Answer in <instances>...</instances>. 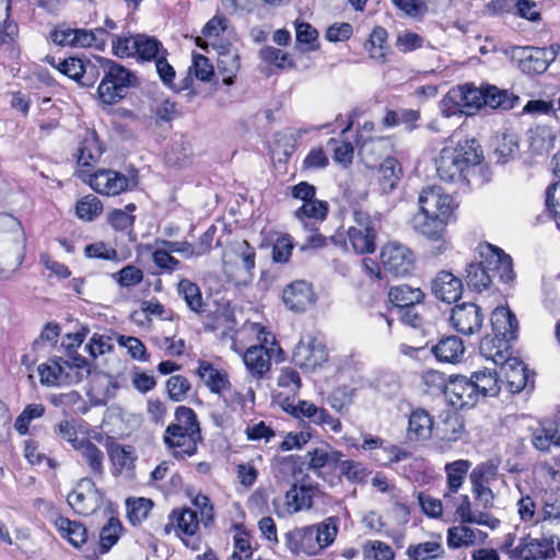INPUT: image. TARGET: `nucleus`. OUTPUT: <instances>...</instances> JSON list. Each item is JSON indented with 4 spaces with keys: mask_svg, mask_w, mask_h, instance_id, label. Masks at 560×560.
Returning a JSON list of instances; mask_svg holds the SVG:
<instances>
[{
    "mask_svg": "<svg viewBox=\"0 0 560 560\" xmlns=\"http://www.w3.org/2000/svg\"><path fill=\"white\" fill-rule=\"evenodd\" d=\"M133 47L135 57L142 61H155L163 54H167L158 38L147 34L133 35Z\"/></svg>",
    "mask_w": 560,
    "mask_h": 560,
    "instance_id": "nucleus-35",
    "label": "nucleus"
},
{
    "mask_svg": "<svg viewBox=\"0 0 560 560\" xmlns=\"http://www.w3.org/2000/svg\"><path fill=\"white\" fill-rule=\"evenodd\" d=\"M499 341V337L493 334H487L480 340L479 345L481 355L488 360H492L495 364H500L510 358L508 353L510 340H505L504 343Z\"/></svg>",
    "mask_w": 560,
    "mask_h": 560,
    "instance_id": "nucleus-40",
    "label": "nucleus"
},
{
    "mask_svg": "<svg viewBox=\"0 0 560 560\" xmlns=\"http://www.w3.org/2000/svg\"><path fill=\"white\" fill-rule=\"evenodd\" d=\"M327 144L334 151L332 158L335 162L345 167L351 164L353 159V147L350 142H340L331 138L328 140Z\"/></svg>",
    "mask_w": 560,
    "mask_h": 560,
    "instance_id": "nucleus-63",
    "label": "nucleus"
},
{
    "mask_svg": "<svg viewBox=\"0 0 560 560\" xmlns=\"http://www.w3.org/2000/svg\"><path fill=\"white\" fill-rule=\"evenodd\" d=\"M488 538V534L468 526L460 522L459 525L452 526L447 529V546L452 549L470 547L476 544H482Z\"/></svg>",
    "mask_w": 560,
    "mask_h": 560,
    "instance_id": "nucleus-27",
    "label": "nucleus"
},
{
    "mask_svg": "<svg viewBox=\"0 0 560 560\" xmlns=\"http://www.w3.org/2000/svg\"><path fill=\"white\" fill-rule=\"evenodd\" d=\"M315 488L312 486H298L292 485L285 492L282 505L279 506L277 501H273L276 513L279 517L295 514L302 510H308L313 505V494Z\"/></svg>",
    "mask_w": 560,
    "mask_h": 560,
    "instance_id": "nucleus-18",
    "label": "nucleus"
},
{
    "mask_svg": "<svg viewBox=\"0 0 560 560\" xmlns=\"http://www.w3.org/2000/svg\"><path fill=\"white\" fill-rule=\"evenodd\" d=\"M485 315L482 310L474 303H463L452 310L451 326L464 336H470L480 331Z\"/></svg>",
    "mask_w": 560,
    "mask_h": 560,
    "instance_id": "nucleus-16",
    "label": "nucleus"
},
{
    "mask_svg": "<svg viewBox=\"0 0 560 560\" xmlns=\"http://www.w3.org/2000/svg\"><path fill=\"white\" fill-rule=\"evenodd\" d=\"M122 526L118 518L110 517L100 533V551L106 553L118 541Z\"/></svg>",
    "mask_w": 560,
    "mask_h": 560,
    "instance_id": "nucleus-53",
    "label": "nucleus"
},
{
    "mask_svg": "<svg viewBox=\"0 0 560 560\" xmlns=\"http://www.w3.org/2000/svg\"><path fill=\"white\" fill-rule=\"evenodd\" d=\"M342 456L340 451L334 450L329 445L315 447L306 454L308 467L315 471L324 467L336 466Z\"/></svg>",
    "mask_w": 560,
    "mask_h": 560,
    "instance_id": "nucleus-43",
    "label": "nucleus"
},
{
    "mask_svg": "<svg viewBox=\"0 0 560 560\" xmlns=\"http://www.w3.org/2000/svg\"><path fill=\"white\" fill-rule=\"evenodd\" d=\"M102 203L94 195L83 197L75 206L77 215L84 221H93L102 213Z\"/></svg>",
    "mask_w": 560,
    "mask_h": 560,
    "instance_id": "nucleus-54",
    "label": "nucleus"
},
{
    "mask_svg": "<svg viewBox=\"0 0 560 560\" xmlns=\"http://www.w3.org/2000/svg\"><path fill=\"white\" fill-rule=\"evenodd\" d=\"M440 110L444 117L465 115V109L455 86L452 88L441 100Z\"/></svg>",
    "mask_w": 560,
    "mask_h": 560,
    "instance_id": "nucleus-57",
    "label": "nucleus"
},
{
    "mask_svg": "<svg viewBox=\"0 0 560 560\" xmlns=\"http://www.w3.org/2000/svg\"><path fill=\"white\" fill-rule=\"evenodd\" d=\"M191 75L202 82L210 81V65L206 56L192 52V65L188 69V77L184 80L183 85L178 88V91L190 88L192 82Z\"/></svg>",
    "mask_w": 560,
    "mask_h": 560,
    "instance_id": "nucleus-49",
    "label": "nucleus"
},
{
    "mask_svg": "<svg viewBox=\"0 0 560 560\" xmlns=\"http://www.w3.org/2000/svg\"><path fill=\"white\" fill-rule=\"evenodd\" d=\"M432 293L448 304L456 302L463 293L462 280L448 271H441L432 280Z\"/></svg>",
    "mask_w": 560,
    "mask_h": 560,
    "instance_id": "nucleus-23",
    "label": "nucleus"
},
{
    "mask_svg": "<svg viewBox=\"0 0 560 560\" xmlns=\"http://www.w3.org/2000/svg\"><path fill=\"white\" fill-rule=\"evenodd\" d=\"M68 504L80 515H91L102 506V493L90 478L81 479L67 497Z\"/></svg>",
    "mask_w": 560,
    "mask_h": 560,
    "instance_id": "nucleus-14",
    "label": "nucleus"
},
{
    "mask_svg": "<svg viewBox=\"0 0 560 560\" xmlns=\"http://www.w3.org/2000/svg\"><path fill=\"white\" fill-rule=\"evenodd\" d=\"M55 524L61 536L74 547H80L86 542L88 532L81 523L60 516Z\"/></svg>",
    "mask_w": 560,
    "mask_h": 560,
    "instance_id": "nucleus-44",
    "label": "nucleus"
},
{
    "mask_svg": "<svg viewBox=\"0 0 560 560\" xmlns=\"http://www.w3.org/2000/svg\"><path fill=\"white\" fill-rule=\"evenodd\" d=\"M339 475L351 483H362L371 471L360 462L353 459L339 460L336 464Z\"/></svg>",
    "mask_w": 560,
    "mask_h": 560,
    "instance_id": "nucleus-52",
    "label": "nucleus"
},
{
    "mask_svg": "<svg viewBox=\"0 0 560 560\" xmlns=\"http://www.w3.org/2000/svg\"><path fill=\"white\" fill-rule=\"evenodd\" d=\"M465 279L467 285L478 292L488 289L493 281L490 277V271L485 270L479 261H472L467 265Z\"/></svg>",
    "mask_w": 560,
    "mask_h": 560,
    "instance_id": "nucleus-48",
    "label": "nucleus"
},
{
    "mask_svg": "<svg viewBox=\"0 0 560 560\" xmlns=\"http://www.w3.org/2000/svg\"><path fill=\"white\" fill-rule=\"evenodd\" d=\"M470 466V462L465 459H458L446 464V490L443 494L446 509L450 508V502L453 500V494H456L463 486Z\"/></svg>",
    "mask_w": 560,
    "mask_h": 560,
    "instance_id": "nucleus-30",
    "label": "nucleus"
},
{
    "mask_svg": "<svg viewBox=\"0 0 560 560\" xmlns=\"http://www.w3.org/2000/svg\"><path fill=\"white\" fill-rule=\"evenodd\" d=\"M219 31L225 34V40L221 44L212 42V48L218 52V75L222 78V83L231 85L240 69V56L230 42L233 32L229 27V21L224 16L215 15L212 18V36H219Z\"/></svg>",
    "mask_w": 560,
    "mask_h": 560,
    "instance_id": "nucleus-7",
    "label": "nucleus"
},
{
    "mask_svg": "<svg viewBox=\"0 0 560 560\" xmlns=\"http://www.w3.org/2000/svg\"><path fill=\"white\" fill-rule=\"evenodd\" d=\"M62 362V358L54 357L38 366L37 371L42 385L58 386L60 383L67 384V370Z\"/></svg>",
    "mask_w": 560,
    "mask_h": 560,
    "instance_id": "nucleus-36",
    "label": "nucleus"
},
{
    "mask_svg": "<svg viewBox=\"0 0 560 560\" xmlns=\"http://www.w3.org/2000/svg\"><path fill=\"white\" fill-rule=\"evenodd\" d=\"M491 334L500 338L499 342L516 337L518 322L516 316L505 307H497L491 314Z\"/></svg>",
    "mask_w": 560,
    "mask_h": 560,
    "instance_id": "nucleus-26",
    "label": "nucleus"
},
{
    "mask_svg": "<svg viewBox=\"0 0 560 560\" xmlns=\"http://www.w3.org/2000/svg\"><path fill=\"white\" fill-rule=\"evenodd\" d=\"M198 526L199 520L197 512L190 509H183L180 511L172 512L164 530L166 534H170L171 529H175L176 534L183 533L191 536L196 533Z\"/></svg>",
    "mask_w": 560,
    "mask_h": 560,
    "instance_id": "nucleus-34",
    "label": "nucleus"
},
{
    "mask_svg": "<svg viewBox=\"0 0 560 560\" xmlns=\"http://www.w3.org/2000/svg\"><path fill=\"white\" fill-rule=\"evenodd\" d=\"M364 557L373 560H393L394 551L389 545L373 540L365 544Z\"/></svg>",
    "mask_w": 560,
    "mask_h": 560,
    "instance_id": "nucleus-64",
    "label": "nucleus"
},
{
    "mask_svg": "<svg viewBox=\"0 0 560 560\" xmlns=\"http://www.w3.org/2000/svg\"><path fill=\"white\" fill-rule=\"evenodd\" d=\"M103 154L96 132L85 130V133L78 148V165L80 167H90L95 164Z\"/></svg>",
    "mask_w": 560,
    "mask_h": 560,
    "instance_id": "nucleus-33",
    "label": "nucleus"
},
{
    "mask_svg": "<svg viewBox=\"0 0 560 560\" xmlns=\"http://www.w3.org/2000/svg\"><path fill=\"white\" fill-rule=\"evenodd\" d=\"M69 359H63V365L67 370V384H77L86 378L90 373L88 360L74 352L67 353Z\"/></svg>",
    "mask_w": 560,
    "mask_h": 560,
    "instance_id": "nucleus-45",
    "label": "nucleus"
},
{
    "mask_svg": "<svg viewBox=\"0 0 560 560\" xmlns=\"http://www.w3.org/2000/svg\"><path fill=\"white\" fill-rule=\"evenodd\" d=\"M433 429V418L422 408L411 411L407 428V439L409 441H425L431 436Z\"/></svg>",
    "mask_w": 560,
    "mask_h": 560,
    "instance_id": "nucleus-31",
    "label": "nucleus"
},
{
    "mask_svg": "<svg viewBox=\"0 0 560 560\" xmlns=\"http://www.w3.org/2000/svg\"><path fill=\"white\" fill-rule=\"evenodd\" d=\"M407 555L412 560H435L444 555V549L440 541L431 540L409 546Z\"/></svg>",
    "mask_w": 560,
    "mask_h": 560,
    "instance_id": "nucleus-51",
    "label": "nucleus"
},
{
    "mask_svg": "<svg viewBox=\"0 0 560 560\" xmlns=\"http://www.w3.org/2000/svg\"><path fill=\"white\" fill-rule=\"evenodd\" d=\"M378 173L380 187L384 194H388L396 188L402 175V170L396 159L386 158L380 165Z\"/></svg>",
    "mask_w": 560,
    "mask_h": 560,
    "instance_id": "nucleus-41",
    "label": "nucleus"
},
{
    "mask_svg": "<svg viewBox=\"0 0 560 560\" xmlns=\"http://www.w3.org/2000/svg\"><path fill=\"white\" fill-rule=\"evenodd\" d=\"M358 145L359 152L365 162L372 164L387 151L389 140L386 137L365 138Z\"/></svg>",
    "mask_w": 560,
    "mask_h": 560,
    "instance_id": "nucleus-47",
    "label": "nucleus"
},
{
    "mask_svg": "<svg viewBox=\"0 0 560 560\" xmlns=\"http://www.w3.org/2000/svg\"><path fill=\"white\" fill-rule=\"evenodd\" d=\"M481 160L482 151L477 140L466 139L455 147H444L434 163L441 180L455 182L464 176L467 168L478 165Z\"/></svg>",
    "mask_w": 560,
    "mask_h": 560,
    "instance_id": "nucleus-2",
    "label": "nucleus"
},
{
    "mask_svg": "<svg viewBox=\"0 0 560 560\" xmlns=\"http://www.w3.org/2000/svg\"><path fill=\"white\" fill-rule=\"evenodd\" d=\"M258 332L260 345L250 346L243 354V361L247 370L254 375L260 377L270 368L271 352L273 348H267L268 343L275 346V338L265 331L259 325H254Z\"/></svg>",
    "mask_w": 560,
    "mask_h": 560,
    "instance_id": "nucleus-12",
    "label": "nucleus"
},
{
    "mask_svg": "<svg viewBox=\"0 0 560 560\" xmlns=\"http://www.w3.org/2000/svg\"><path fill=\"white\" fill-rule=\"evenodd\" d=\"M168 397L174 401H182L190 389V383L183 375H173L166 382Z\"/></svg>",
    "mask_w": 560,
    "mask_h": 560,
    "instance_id": "nucleus-62",
    "label": "nucleus"
},
{
    "mask_svg": "<svg viewBox=\"0 0 560 560\" xmlns=\"http://www.w3.org/2000/svg\"><path fill=\"white\" fill-rule=\"evenodd\" d=\"M353 396L354 389L347 386L337 387L330 393L328 404L337 412H343L353 402Z\"/></svg>",
    "mask_w": 560,
    "mask_h": 560,
    "instance_id": "nucleus-58",
    "label": "nucleus"
},
{
    "mask_svg": "<svg viewBox=\"0 0 560 560\" xmlns=\"http://www.w3.org/2000/svg\"><path fill=\"white\" fill-rule=\"evenodd\" d=\"M470 378L474 383L475 389L479 399L482 397H495L501 390L502 381L499 378L497 371L491 369H483L472 372Z\"/></svg>",
    "mask_w": 560,
    "mask_h": 560,
    "instance_id": "nucleus-32",
    "label": "nucleus"
},
{
    "mask_svg": "<svg viewBox=\"0 0 560 560\" xmlns=\"http://www.w3.org/2000/svg\"><path fill=\"white\" fill-rule=\"evenodd\" d=\"M455 88L459 94L465 115H472L483 107L508 110L514 106V100L510 97L508 91L500 90L495 85L476 86L472 83H465Z\"/></svg>",
    "mask_w": 560,
    "mask_h": 560,
    "instance_id": "nucleus-4",
    "label": "nucleus"
},
{
    "mask_svg": "<svg viewBox=\"0 0 560 560\" xmlns=\"http://www.w3.org/2000/svg\"><path fill=\"white\" fill-rule=\"evenodd\" d=\"M474 383L465 375L452 376L445 386V396L456 409L472 408L479 401Z\"/></svg>",
    "mask_w": 560,
    "mask_h": 560,
    "instance_id": "nucleus-17",
    "label": "nucleus"
},
{
    "mask_svg": "<svg viewBox=\"0 0 560 560\" xmlns=\"http://www.w3.org/2000/svg\"><path fill=\"white\" fill-rule=\"evenodd\" d=\"M381 260L385 271L395 277H405L415 269V255L407 246L389 242L383 246Z\"/></svg>",
    "mask_w": 560,
    "mask_h": 560,
    "instance_id": "nucleus-11",
    "label": "nucleus"
},
{
    "mask_svg": "<svg viewBox=\"0 0 560 560\" xmlns=\"http://www.w3.org/2000/svg\"><path fill=\"white\" fill-rule=\"evenodd\" d=\"M501 373L504 375L505 385L508 389L517 394L526 388L529 382L527 366L517 358H508L500 363Z\"/></svg>",
    "mask_w": 560,
    "mask_h": 560,
    "instance_id": "nucleus-24",
    "label": "nucleus"
},
{
    "mask_svg": "<svg viewBox=\"0 0 560 560\" xmlns=\"http://www.w3.org/2000/svg\"><path fill=\"white\" fill-rule=\"evenodd\" d=\"M553 538H532L526 536L518 541L517 560H546L556 556Z\"/></svg>",
    "mask_w": 560,
    "mask_h": 560,
    "instance_id": "nucleus-21",
    "label": "nucleus"
},
{
    "mask_svg": "<svg viewBox=\"0 0 560 560\" xmlns=\"http://www.w3.org/2000/svg\"><path fill=\"white\" fill-rule=\"evenodd\" d=\"M327 359L325 346L312 336L301 338L292 355L294 364L304 371H314Z\"/></svg>",
    "mask_w": 560,
    "mask_h": 560,
    "instance_id": "nucleus-15",
    "label": "nucleus"
},
{
    "mask_svg": "<svg viewBox=\"0 0 560 560\" xmlns=\"http://www.w3.org/2000/svg\"><path fill=\"white\" fill-rule=\"evenodd\" d=\"M498 478V467L492 463L478 464L469 475L471 483L490 485Z\"/></svg>",
    "mask_w": 560,
    "mask_h": 560,
    "instance_id": "nucleus-60",
    "label": "nucleus"
},
{
    "mask_svg": "<svg viewBox=\"0 0 560 560\" xmlns=\"http://www.w3.org/2000/svg\"><path fill=\"white\" fill-rule=\"evenodd\" d=\"M352 221L348 228L347 235L349 244L358 254H372L376 249V237L381 229V222L377 217H372L368 212L355 209L352 212Z\"/></svg>",
    "mask_w": 560,
    "mask_h": 560,
    "instance_id": "nucleus-8",
    "label": "nucleus"
},
{
    "mask_svg": "<svg viewBox=\"0 0 560 560\" xmlns=\"http://www.w3.org/2000/svg\"><path fill=\"white\" fill-rule=\"evenodd\" d=\"M182 429L168 424L165 429L163 441L168 450L173 451L175 457L184 458L192 456L197 452L199 439L180 432Z\"/></svg>",
    "mask_w": 560,
    "mask_h": 560,
    "instance_id": "nucleus-22",
    "label": "nucleus"
},
{
    "mask_svg": "<svg viewBox=\"0 0 560 560\" xmlns=\"http://www.w3.org/2000/svg\"><path fill=\"white\" fill-rule=\"evenodd\" d=\"M9 231H0V273L16 270L24 260L25 240L20 222L13 217L0 218Z\"/></svg>",
    "mask_w": 560,
    "mask_h": 560,
    "instance_id": "nucleus-6",
    "label": "nucleus"
},
{
    "mask_svg": "<svg viewBox=\"0 0 560 560\" xmlns=\"http://www.w3.org/2000/svg\"><path fill=\"white\" fill-rule=\"evenodd\" d=\"M178 292L182 294L191 311L200 312L202 298L197 284L189 280H182L178 284Z\"/></svg>",
    "mask_w": 560,
    "mask_h": 560,
    "instance_id": "nucleus-59",
    "label": "nucleus"
},
{
    "mask_svg": "<svg viewBox=\"0 0 560 560\" xmlns=\"http://www.w3.org/2000/svg\"><path fill=\"white\" fill-rule=\"evenodd\" d=\"M113 278L120 287H135L143 280V271L133 265H127L113 273Z\"/></svg>",
    "mask_w": 560,
    "mask_h": 560,
    "instance_id": "nucleus-61",
    "label": "nucleus"
},
{
    "mask_svg": "<svg viewBox=\"0 0 560 560\" xmlns=\"http://www.w3.org/2000/svg\"><path fill=\"white\" fill-rule=\"evenodd\" d=\"M388 298L397 311L398 308L420 304L424 298V293L420 288L400 284L390 288Z\"/></svg>",
    "mask_w": 560,
    "mask_h": 560,
    "instance_id": "nucleus-39",
    "label": "nucleus"
},
{
    "mask_svg": "<svg viewBox=\"0 0 560 560\" xmlns=\"http://www.w3.org/2000/svg\"><path fill=\"white\" fill-rule=\"evenodd\" d=\"M107 33L103 28L94 31L85 28H73V47H95L102 49L105 45Z\"/></svg>",
    "mask_w": 560,
    "mask_h": 560,
    "instance_id": "nucleus-50",
    "label": "nucleus"
},
{
    "mask_svg": "<svg viewBox=\"0 0 560 560\" xmlns=\"http://www.w3.org/2000/svg\"><path fill=\"white\" fill-rule=\"evenodd\" d=\"M557 54L558 49L555 46L546 48L516 46L511 49L512 60L517 63L522 72L527 74L544 73L556 60Z\"/></svg>",
    "mask_w": 560,
    "mask_h": 560,
    "instance_id": "nucleus-9",
    "label": "nucleus"
},
{
    "mask_svg": "<svg viewBox=\"0 0 560 560\" xmlns=\"http://www.w3.org/2000/svg\"><path fill=\"white\" fill-rule=\"evenodd\" d=\"M480 256L479 264L487 271H490L492 279L498 278L502 283H509L514 280L512 258L499 247L491 244H480L478 246Z\"/></svg>",
    "mask_w": 560,
    "mask_h": 560,
    "instance_id": "nucleus-10",
    "label": "nucleus"
},
{
    "mask_svg": "<svg viewBox=\"0 0 560 560\" xmlns=\"http://www.w3.org/2000/svg\"><path fill=\"white\" fill-rule=\"evenodd\" d=\"M535 448L541 452L550 451V446H560V416L553 420H545L534 431L532 438Z\"/></svg>",
    "mask_w": 560,
    "mask_h": 560,
    "instance_id": "nucleus-29",
    "label": "nucleus"
},
{
    "mask_svg": "<svg viewBox=\"0 0 560 560\" xmlns=\"http://www.w3.org/2000/svg\"><path fill=\"white\" fill-rule=\"evenodd\" d=\"M464 345L460 338L456 336H448L442 338L431 351L439 361L455 363L459 361L464 354Z\"/></svg>",
    "mask_w": 560,
    "mask_h": 560,
    "instance_id": "nucleus-37",
    "label": "nucleus"
},
{
    "mask_svg": "<svg viewBox=\"0 0 560 560\" xmlns=\"http://www.w3.org/2000/svg\"><path fill=\"white\" fill-rule=\"evenodd\" d=\"M412 228L418 234L433 243L431 249L433 256L441 255L447 249V243L444 240L445 219L418 212L412 218Z\"/></svg>",
    "mask_w": 560,
    "mask_h": 560,
    "instance_id": "nucleus-13",
    "label": "nucleus"
},
{
    "mask_svg": "<svg viewBox=\"0 0 560 560\" xmlns=\"http://www.w3.org/2000/svg\"><path fill=\"white\" fill-rule=\"evenodd\" d=\"M212 393H217L225 402L234 399L236 392L232 388L225 371L212 368Z\"/></svg>",
    "mask_w": 560,
    "mask_h": 560,
    "instance_id": "nucleus-56",
    "label": "nucleus"
},
{
    "mask_svg": "<svg viewBox=\"0 0 560 560\" xmlns=\"http://www.w3.org/2000/svg\"><path fill=\"white\" fill-rule=\"evenodd\" d=\"M221 271L225 280L236 287L247 285L254 278L256 250L244 238L231 232L222 234L215 244Z\"/></svg>",
    "mask_w": 560,
    "mask_h": 560,
    "instance_id": "nucleus-1",
    "label": "nucleus"
},
{
    "mask_svg": "<svg viewBox=\"0 0 560 560\" xmlns=\"http://www.w3.org/2000/svg\"><path fill=\"white\" fill-rule=\"evenodd\" d=\"M96 62L101 63L104 74L97 89L101 101L109 105L119 102L126 96L128 89L137 80L135 74L126 67L110 59L98 58Z\"/></svg>",
    "mask_w": 560,
    "mask_h": 560,
    "instance_id": "nucleus-5",
    "label": "nucleus"
},
{
    "mask_svg": "<svg viewBox=\"0 0 560 560\" xmlns=\"http://www.w3.org/2000/svg\"><path fill=\"white\" fill-rule=\"evenodd\" d=\"M175 422L171 423L173 427H178L180 432L188 433L201 440L200 425L197 419V415L191 408L186 406H178L175 410Z\"/></svg>",
    "mask_w": 560,
    "mask_h": 560,
    "instance_id": "nucleus-46",
    "label": "nucleus"
},
{
    "mask_svg": "<svg viewBox=\"0 0 560 560\" xmlns=\"http://www.w3.org/2000/svg\"><path fill=\"white\" fill-rule=\"evenodd\" d=\"M282 299L291 311L304 312L314 302V293L306 281H295L283 290Z\"/></svg>",
    "mask_w": 560,
    "mask_h": 560,
    "instance_id": "nucleus-25",
    "label": "nucleus"
},
{
    "mask_svg": "<svg viewBox=\"0 0 560 560\" xmlns=\"http://www.w3.org/2000/svg\"><path fill=\"white\" fill-rule=\"evenodd\" d=\"M328 213V203L318 199L303 203L294 212V217L306 231H316Z\"/></svg>",
    "mask_w": 560,
    "mask_h": 560,
    "instance_id": "nucleus-28",
    "label": "nucleus"
},
{
    "mask_svg": "<svg viewBox=\"0 0 560 560\" xmlns=\"http://www.w3.org/2000/svg\"><path fill=\"white\" fill-rule=\"evenodd\" d=\"M296 48L301 52L316 51L319 48L318 31L307 22L295 21Z\"/></svg>",
    "mask_w": 560,
    "mask_h": 560,
    "instance_id": "nucleus-42",
    "label": "nucleus"
},
{
    "mask_svg": "<svg viewBox=\"0 0 560 560\" xmlns=\"http://www.w3.org/2000/svg\"><path fill=\"white\" fill-rule=\"evenodd\" d=\"M89 184L101 195L117 196L129 189L130 180L114 170H98L90 176Z\"/></svg>",
    "mask_w": 560,
    "mask_h": 560,
    "instance_id": "nucleus-19",
    "label": "nucleus"
},
{
    "mask_svg": "<svg viewBox=\"0 0 560 560\" xmlns=\"http://www.w3.org/2000/svg\"><path fill=\"white\" fill-rule=\"evenodd\" d=\"M337 533L336 518L328 517L319 524L288 532L284 540L288 549L296 556H316L334 542Z\"/></svg>",
    "mask_w": 560,
    "mask_h": 560,
    "instance_id": "nucleus-3",
    "label": "nucleus"
},
{
    "mask_svg": "<svg viewBox=\"0 0 560 560\" xmlns=\"http://www.w3.org/2000/svg\"><path fill=\"white\" fill-rule=\"evenodd\" d=\"M464 431V421L458 415L447 416L442 427L439 428L441 439L448 442L458 441L463 436Z\"/></svg>",
    "mask_w": 560,
    "mask_h": 560,
    "instance_id": "nucleus-55",
    "label": "nucleus"
},
{
    "mask_svg": "<svg viewBox=\"0 0 560 560\" xmlns=\"http://www.w3.org/2000/svg\"><path fill=\"white\" fill-rule=\"evenodd\" d=\"M74 448L80 453L83 460L89 465L94 476L102 477L104 474V454L90 440L82 439L74 444Z\"/></svg>",
    "mask_w": 560,
    "mask_h": 560,
    "instance_id": "nucleus-38",
    "label": "nucleus"
},
{
    "mask_svg": "<svg viewBox=\"0 0 560 560\" xmlns=\"http://www.w3.org/2000/svg\"><path fill=\"white\" fill-rule=\"evenodd\" d=\"M419 213L438 215L447 220L453 209L451 196L444 194L440 187H427L419 196Z\"/></svg>",
    "mask_w": 560,
    "mask_h": 560,
    "instance_id": "nucleus-20",
    "label": "nucleus"
}]
</instances>
